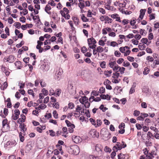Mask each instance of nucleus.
<instances>
[{
	"label": "nucleus",
	"mask_w": 159,
	"mask_h": 159,
	"mask_svg": "<svg viewBox=\"0 0 159 159\" xmlns=\"http://www.w3.org/2000/svg\"><path fill=\"white\" fill-rule=\"evenodd\" d=\"M150 72V69L147 67H146L144 68V71L143 72V74L144 75H147Z\"/></svg>",
	"instance_id": "5701e85b"
},
{
	"label": "nucleus",
	"mask_w": 159,
	"mask_h": 159,
	"mask_svg": "<svg viewBox=\"0 0 159 159\" xmlns=\"http://www.w3.org/2000/svg\"><path fill=\"white\" fill-rule=\"evenodd\" d=\"M61 92V90L60 89H56L54 95L56 97L59 96Z\"/></svg>",
	"instance_id": "393cba45"
},
{
	"label": "nucleus",
	"mask_w": 159,
	"mask_h": 159,
	"mask_svg": "<svg viewBox=\"0 0 159 159\" xmlns=\"http://www.w3.org/2000/svg\"><path fill=\"white\" fill-rule=\"evenodd\" d=\"M129 22L130 25L132 26H134L136 23V21L134 19L130 20Z\"/></svg>",
	"instance_id": "680f3d73"
},
{
	"label": "nucleus",
	"mask_w": 159,
	"mask_h": 159,
	"mask_svg": "<svg viewBox=\"0 0 159 159\" xmlns=\"http://www.w3.org/2000/svg\"><path fill=\"white\" fill-rule=\"evenodd\" d=\"M105 7V8L108 10H111V9H113V7L110 6L107 3Z\"/></svg>",
	"instance_id": "49530a36"
},
{
	"label": "nucleus",
	"mask_w": 159,
	"mask_h": 159,
	"mask_svg": "<svg viewBox=\"0 0 159 159\" xmlns=\"http://www.w3.org/2000/svg\"><path fill=\"white\" fill-rule=\"evenodd\" d=\"M7 83L6 82H4L2 85L0 84V87L1 90H4L7 88Z\"/></svg>",
	"instance_id": "a211bd4d"
},
{
	"label": "nucleus",
	"mask_w": 159,
	"mask_h": 159,
	"mask_svg": "<svg viewBox=\"0 0 159 159\" xmlns=\"http://www.w3.org/2000/svg\"><path fill=\"white\" fill-rule=\"evenodd\" d=\"M155 14H150L149 15V19L150 20H152L154 19H155Z\"/></svg>",
	"instance_id": "5fc2aeb1"
},
{
	"label": "nucleus",
	"mask_w": 159,
	"mask_h": 159,
	"mask_svg": "<svg viewBox=\"0 0 159 159\" xmlns=\"http://www.w3.org/2000/svg\"><path fill=\"white\" fill-rule=\"evenodd\" d=\"M85 114H86V116L89 118L90 117V115L89 111L88 109H86L85 111Z\"/></svg>",
	"instance_id": "bf43d9fd"
},
{
	"label": "nucleus",
	"mask_w": 159,
	"mask_h": 159,
	"mask_svg": "<svg viewBox=\"0 0 159 159\" xmlns=\"http://www.w3.org/2000/svg\"><path fill=\"white\" fill-rule=\"evenodd\" d=\"M116 64V62L115 61H110L108 64V66L111 68H113L114 67V66Z\"/></svg>",
	"instance_id": "b1692460"
},
{
	"label": "nucleus",
	"mask_w": 159,
	"mask_h": 159,
	"mask_svg": "<svg viewBox=\"0 0 159 159\" xmlns=\"http://www.w3.org/2000/svg\"><path fill=\"white\" fill-rule=\"evenodd\" d=\"M153 65L152 66L153 67H155L156 65H158L159 64V61L158 60H155L154 61Z\"/></svg>",
	"instance_id": "6e6d98bb"
},
{
	"label": "nucleus",
	"mask_w": 159,
	"mask_h": 159,
	"mask_svg": "<svg viewBox=\"0 0 159 159\" xmlns=\"http://www.w3.org/2000/svg\"><path fill=\"white\" fill-rule=\"evenodd\" d=\"M122 149L121 146V143L120 142H116V145L114 146L113 148V151H118V150H120Z\"/></svg>",
	"instance_id": "6e6552de"
},
{
	"label": "nucleus",
	"mask_w": 159,
	"mask_h": 159,
	"mask_svg": "<svg viewBox=\"0 0 159 159\" xmlns=\"http://www.w3.org/2000/svg\"><path fill=\"white\" fill-rule=\"evenodd\" d=\"M100 20L101 21H105V23H111L112 21L111 19L109 18V17L107 16H102L100 17Z\"/></svg>",
	"instance_id": "7ed1b4c3"
},
{
	"label": "nucleus",
	"mask_w": 159,
	"mask_h": 159,
	"mask_svg": "<svg viewBox=\"0 0 159 159\" xmlns=\"http://www.w3.org/2000/svg\"><path fill=\"white\" fill-rule=\"evenodd\" d=\"M26 125L24 123H21L19 125V127L21 131L24 132L26 131L27 128L26 127Z\"/></svg>",
	"instance_id": "4468645a"
},
{
	"label": "nucleus",
	"mask_w": 159,
	"mask_h": 159,
	"mask_svg": "<svg viewBox=\"0 0 159 159\" xmlns=\"http://www.w3.org/2000/svg\"><path fill=\"white\" fill-rule=\"evenodd\" d=\"M52 114L54 117L55 119H57L58 118V115L57 113V111L54 110L53 111Z\"/></svg>",
	"instance_id": "79ce46f5"
},
{
	"label": "nucleus",
	"mask_w": 159,
	"mask_h": 159,
	"mask_svg": "<svg viewBox=\"0 0 159 159\" xmlns=\"http://www.w3.org/2000/svg\"><path fill=\"white\" fill-rule=\"evenodd\" d=\"M118 159H124L125 158V155L121 153L118 155Z\"/></svg>",
	"instance_id": "2f4dec72"
},
{
	"label": "nucleus",
	"mask_w": 159,
	"mask_h": 159,
	"mask_svg": "<svg viewBox=\"0 0 159 159\" xmlns=\"http://www.w3.org/2000/svg\"><path fill=\"white\" fill-rule=\"evenodd\" d=\"M88 46L90 48L92 49L95 48L96 45L95 43H97L95 39L93 37L87 39Z\"/></svg>",
	"instance_id": "f03ea898"
},
{
	"label": "nucleus",
	"mask_w": 159,
	"mask_h": 159,
	"mask_svg": "<svg viewBox=\"0 0 159 159\" xmlns=\"http://www.w3.org/2000/svg\"><path fill=\"white\" fill-rule=\"evenodd\" d=\"M153 136V134L152 133L150 132H148L147 134V136L148 138H149V139H150L151 138L153 139L154 138Z\"/></svg>",
	"instance_id": "7c9ffc66"
},
{
	"label": "nucleus",
	"mask_w": 159,
	"mask_h": 159,
	"mask_svg": "<svg viewBox=\"0 0 159 159\" xmlns=\"http://www.w3.org/2000/svg\"><path fill=\"white\" fill-rule=\"evenodd\" d=\"M149 88L148 87L144 86L142 92L144 93H147L148 92Z\"/></svg>",
	"instance_id": "473e14b6"
},
{
	"label": "nucleus",
	"mask_w": 159,
	"mask_h": 159,
	"mask_svg": "<svg viewBox=\"0 0 159 159\" xmlns=\"http://www.w3.org/2000/svg\"><path fill=\"white\" fill-rule=\"evenodd\" d=\"M84 104L86 108H89L90 106V103L87 101Z\"/></svg>",
	"instance_id": "4d7b16f0"
},
{
	"label": "nucleus",
	"mask_w": 159,
	"mask_h": 159,
	"mask_svg": "<svg viewBox=\"0 0 159 159\" xmlns=\"http://www.w3.org/2000/svg\"><path fill=\"white\" fill-rule=\"evenodd\" d=\"M73 141L76 143H78L81 142V139L79 136L73 135L72 136Z\"/></svg>",
	"instance_id": "1a4fd4ad"
},
{
	"label": "nucleus",
	"mask_w": 159,
	"mask_h": 159,
	"mask_svg": "<svg viewBox=\"0 0 159 159\" xmlns=\"http://www.w3.org/2000/svg\"><path fill=\"white\" fill-rule=\"evenodd\" d=\"M140 114V111L136 110L134 111L133 115L135 116H138Z\"/></svg>",
	"instance_id": "e2e57ef3"
},
{
	"label": "nucleus",
	"mask_w": 159,
	"mask_h": 159,
	"mask_svg": "<svg viewBox=\"0 0 159 159\" xmlns=\"http://www.w3.org/2000/svg\"><path fill=\"white\" fill-rule=\"evenodd\" d=\"M89 120L93 125H94L95 127L96 126V123L95 120L94 119L91 118L89 119Z\"/></svg>",
	"instance_id": "4c0bfd02"
},
{
	"label": "nucleus",
	"mask_w": 159,
	"mask_h": 159,
	"mask_svg": "<svg viewBox=\"0 0 159 159\" xmlns=\"http://www.w3.org/2000/svg\"><path fill=\"white\" fill-rule=\"evenodd\" d=\"M72 19L74 21L75 25L77 26L79 24L80 22L78 18L75 17H72Z\"/></svg>",
	"instance_id": "6ab92c4d"
},
{
	"label": "nucleus",
	"mask_w": 159,
	"mask_h": 159,
	"mask_svg": "<svg viewBox=\"0 0 159 159\" xmlns=\"http://www.w3.org/2000/svg\"><path fill=\"white\" fill-rule=\"evenodd\" d=\"M7 125L5 124H4L3 123H2V128L1 129L2 131V132L3 133H4L6 132H7L8 131V129H5V126Z\"/></svg>",
	"instance_id": "bb28decb"
},
{
	"label": "nucleus",
	"mask_w": 159,
	"mask_h": 159,
	"mask_svg": "<svg viewBox=\"0 0 159 159\" xmlns=\"http://www.w3.org/2000/svg\"><path fill=\"white\" fill-rule=\"evenodd\" d=\"M46 83L43 81V80H40V86L42 87H44L46 86Z\"/></svg>",
	"instance_id": "58836bf2"
},
{
	"label": "nucleus",
	"mask_w": 159,
	"mask_h": 159,
	"mask_svg": "<svg viewBox=\"0 0 159 159\" xmlns=\"http://www.w3.org/2000/svg\"><path fill=\"white\" fill-rule=\"evenodd\" d=\"M130 65V63L128 61H124L123 62V65L125 67H127L129 66Z\"/></svg>",
	"instance_id": "0e129e2a"
},
{
	"label": "nucleus",
	"mask_w": 159,
	"mask_h": 159,
	"mask_svg": "<svg viewBox=\"0 0 159 159\" xmlns=\"http://www.w3.org/2000/svg\"><path fill=\"white\" fill-rule=\"evenodd\" d=\"M112 72V71L111 70H107L104 71V75L107 77H109L111 75Z\"/></svg>",
	"instance_id": "c756f323"
},
{
	"label": "nucleus",
	"mask_w": 159,
	"mask_h": 159,
	"mask_svg": "<svg viewBox=\"0 0 159 159\" xmlns=\"http://www.w3.org/2000/svg\"><path fill=\"white\" fill-rule=\"evenodd\" d=\"M136 87V84L134 83L129 90V93L132 94L134 93L135 91V87Z\"/></svg>",
	"instance_id": "4be33fe9"
},
{
	"label": "nucleus",
	"mask_w": 159,
	"mask_h": 159,
	"mask_svg": "<svg viewBox=\"0 0 159 159\" xmlns=\"http://www.w3.org/2000/svg\"><path fill=\"white\" fill-rule=\"evenodd\" d=\"M119 73L116 72L115 73L113 74L112 77L114 78H118L119 76Z\"/></svg>",
	"instance_id": "864d4df0"
},
{
	"label": "nucleus",
	"mask_w": 159,
	"mask_h": 159,
	"mask_svg": "<svg viewBox=\"0 0 159 159\" xmlns=\"http://www.w3.org/2000/svg\"><path fill=\"white\" fill-rule=\"evenodd\" d=\"M41 92L42 93H40V99L43 98L44 96H47L48 94V91L45 88L42 89Z\"/></svg>",
	"instance_id": "9d476101"
},
{
	"label": "nucleus",
	"mask_w": 159,
	"mask_h": 159,
	"mask_svg": "<svg viewBox=\"0 0 159 159\" xmlns=\"http://www.w3.org/2000/svg\"><path fill=\"white\" fill-rule=\"evenodd\" d=\"M50 135L52 137H53L55 135V132L52 130H49Z\"/></svg>",
	"instance_id": "69168bd1"
},
{
	"label": "nucleus",
	"mask_w": 159,
	"mask_h": 159,
	"mask_svg": "<svg viewBox=\"0 0 159 159\" xmlns=\"http://www.w3.org/2000/svg\"><path fill=\"white\" fill-rule=\"evenodd\" d=\"M1 69L2 72L4 73H5L6 72L8 71L7 68L3 65L1 66Z\"/></svg>",
	"instance_id": "72a5a7b5"
},
{
	"label": "nucleus",
	"mask_w": 159,
	"mask_h": 159,
	"mask_svg": "<svg viewBox=\"0 0 159 159\" xmlns=\"http://www.w3.org/2000/svg\"><path fill=\"white\" fill-rule=\"evenodd\" d=\"M53 149V146H50L49 147V148H48V152H47V154H48L49 153L50 154V153H52L53 152V151H52V150H50V149Z\"/></svg>",
	"instance_id": "a18cd8bd"
},
{
	"label": "nucleus",
	"mask_w": 159,
	"mask_h": 159,
	"mask_svg": "<svg viewBox=\"0 0 159 159\" xmlns=\"http://www.w3.org/2000/svg\"><path fill=\"white\" fill-rule=\"evenodd\" d=\"M99 108L100 110H102V111L104 112L106 111V110H107L108 108L106 107H104V105L102 104L101 105L100 107Z\"/></svg>",
	"instance_id": "f704fd0d"
},
{
	"label": "nucleus",
	"mask_w": 159,
	"mask_h": 159,
	"mask_svg": "<svg viewBox=\"0 0 159 159\" xmlns=\"http://www.w3.org/2000/svg\"><path fill=\"white\" fill-rule=\"evenodd\" d=\"M110 45L111 46L115 47L116 46H118V44L115 41H112L110 43Z\"/></svg>",
	"instance_id": "ea45409f"
},
{
	"label": "nucleus",
	"mask_w": 159,
	"mask_h": 159,
	"mask_svg": "<svg viewBox=\"0 0 159 159\" xmlns=\"http://www.w3.org/2000/svg\"><path fill=\"white\" fill-rule=\"evenodd\" d=\"M57 16V14L56 13L53 12L52 13L51 15V17L54 20L56 19Z\"/></svg>",
	"instance_id": "13d9d810"
},
{
	"label": "nucleus",
	"mask_w": 159,
	"mask_h": 159,
	"mask_svg": "<svg viewBox=\"0 0 159 159\" xmlns=\"http://www.w3.org/2000/svg\"><path fill=\"white\" fill-rule=\"evenodd\" d=\"M105 91V89L104 87H101L99 89V92L100 93H104Z\"/></svg>",
	"instance_id": "338daca9"
},
{
	"label": "nucleus",
	"mask_w": 159,
	"mask_h": 159,
	"mask_svg": "<svg viewBox=\"0 0 159 159\" xmlns=\"http://www.w3.org/2000/svg\"><path fill=\"white\" fill-rule=\"evenodd\" d=\"M75 127V126L74 125V126H71L69 127H68V130L69 132L70 133H71L73 132L74 131V129Z\"/></svg>",
	"instance_id": "c9c22d12"
},
{
	"label": "nucleus",
	"mask_w": 159,
	"mask_h": 159,
	"mask_svg": "<svg viewBox=\"0 0 159 159\" xmlns=\"http://www.w3.org/2000/svg\"><path fill=\"white\" fill-rule=\"evenodd\" d=\"M150 129L154 131L155 133H158L159 131L158 129L156 127L154 126H151Z\"/></svg>",
	"instance_id": "603ef678"
},
{
	"label": "nucleus",
	"mask_w": 159,
	"mask_h": 159,
	"mask_svg": "<svg viewBox=\"0 0 159 159\" xmlns=\"http://www.w3.org/2000/svg\"><path fill=\"white\" fill-rule=\"evenodd\" d=\"M63 73V71L61 68H57L55 74L54 78L57 80H59L61 78V75Z\"/></svg>",
	"instance_id": "f257e3e1"
},
{
	"label": "nucleus",
	"mask_w": 159,
	"mask_h": 159,
	"mask_svg": "<svg viewBox=\"0 0 159 159\" xmlns=\"http://www.w3.org/2000/svg\"><path fill=\"white\" fill-rule=\"evenodd\" d=\"M78 6L80 9H83V8L85 7L84 3H83L81 2H79L78 4Z\"/></svg>",
	"instance_id": "c85d7f7f"
},
{
	"label": "nucleus",
	"mask_w": 159,
	"mask_h": 159,
	"mask_svg": "<svg viewBox=\"0 0 159 159\" xmlns=\"http://www.w3.org/2000/svg\"><path fill=\"white\" fill-rule=\"evenodd\" d=\"M145 144L147 147L152 146V143L150 139H148L145 141Z\"/></svg>",
	"instance_id": "a878e982"
},
{
	"label": "nucleus",
	"mask_w": 159,
	"mask_h": 159,
	"mask_svg": "<svg viewBox=\"0 0 159 159\" xmlns=\"http://www.w3.org/2000/svg\"><path fill=\"white\" fill-rule=\"evenodd\" d=\"M68 23L70 25L72 30H75V28L73 26V22L71 20H70L68 21Z\"/></svg>",
	"instance_id": "c03bdc74"
},
{
	"label": "nucleus",
	"mask_w": 159,
	"mask_h": 159,
	"mask_svg": "<svg viewBox=\"0 0 159 159\" xmlns=\"http://www.w3.org/2000/svg\"><path fill=\"white\" fill-rule=\"evenodd\" d=\"M71 149L72 150L73 153L75 155H77L80 152L79 147L77 145L74 146Z\"/></svg>",
	"instance_id": "f8f14e48"
},
{
	"label": "nucleus",
	"mask_w": 159,
	"mask_h": 159,
	"mask_svg": "<svg viewBox=\"0 0 159 159\" xmlns=\"http://www.w3.org/2000/svg\"><path fill=\"white\" fill-rule=\"evenodd\" d=\"M89 134L93 138H98L99 136L98 133L97 132L96 130L95 129L90 130L89 132Z\"/></svg>",
	"instance_id": "423d86ee"
},
{
	"label": "nucleus",
	"mask_w": 159,
	"mask_h": 159,
	"mask_svg": "<svg viewBox=\"0 0 159 159\" xmlns=\"http://www.w3.org/2000/svg\"><path fill=\"white\" fill-rule=\"evenodd\" d=\"M80 102L82 104H84L88 100V98L86 96L83 97L82 98H80L79 99Z\"/></svg>",
	"instance_id": "f3484780"
},
{
	"label": "nucleus",
	"mask_w": 159,
	"mask_h": 159,
	"mask_svg": "<svg viewBox=\"0 0 159 159\" xmlns=\"http://www.w3.org/2000/svg\"><path fill=\"white\" fill-rule=\"evenodd\" d=\"M66 123L68 127H69L71 126H74V125L73 124H71L69 121L67 120H65Z\"/></svg>",
	"instance_id": "de8ad7c7"
},
{
	"label": "nucleus",
	"mask_w": 159,
	"mask_h": 159,
	"mask_svg": "<svg viewBox=\"0 0 159 159\" xmlns=\"http://www.w3.org/2000/svg\"><path fill=\"white\" fill-rule=\"evenodd\" d=\"M15 65L18 69H20L22 67L21 62L20 61H16L15 63Z\"/></svg>",
	"instance_id": "2eb2a0df"
},
{
	"label": "nucleus",
	"mask_w": 159,
	"mask_h": 159,
	"mask_svg": "<svg viewBox=\"0 0 159 159\" xmlns=\"http://www.w3.org/2000/svg\"><path fill=\"white\" fill-rule=\"evenodd\" d=\"M24 42L22 40L19 43L16 44V47L17 48H20L23 45H24Z\"/></svg>",
	"instance_id": "a19ab883"
},
{
	"label": "nucleus",
	"mask_w": 159,
	"mask_h": 159,
	"mask_svg": "<svg viewBox=\"0 0 159 159\" xmlns=\"http://www.w3.org/2000/svg\"><path fill=\"white\" fill-rule=\"evenodd\" d=\"M141 42L145 44H146L148 42V39L146 38H143L141 40Z\"/></svg>",
	"instance_id": "774afa93"
},
{
	"label": "nucleus",
	"mask_w": 159,
	"mask_h": 159,
	"mask_svg": "<svg viewBox=\"0 0 159 159\" xmlns=\"http://www.w3.org/2000/svg\"><path fill=\"white\" fill-rule=\"evenodd\" d=\"M96 125V127H97L98 126H100L102 124V122L101 120L100 119H98L97 120Z\"/></svg>",
	"instance_id": "8fccbe9b"
},
{
	"label": "nucleus",
	"mask_w": 159,
	"mask_h": 159,
	"mask_svg": "<svg viewBox=\"0 0 159 159\" xmlns=\"http://www.w3.org/2000/svg\"><path fill=\"white\" fill-rule=\"evenodd\" d=\"M32 148L31 144L28 143H27L25 147V152L26 153H28Z\"/></svg>",
	"instance_id": "ddd939ff"
},
{
	"label": "nucleus",
	"mask_w": 159,
	"mask_h": 159,
	"mask_svg": "<svg viewBox=\"0 0 159 159\" xmlns=\"http://www.w3.org/2000/svg\"><path fill=\"white\" fill-rule=\"evenodd\" d=\"M14 26L16 28L19 29L20 27L21 24L19 22H16L14 23Z\"/></svg>",
	"instance_id": "e433bc0d"
},
{
	"label": "nucleus",
	"mask_w": 159,
	"mask_h": 159,
	"mask_svg": "<svg viewBox=\"0 0 159 159\" xmlns=\"http://www.w3.org/2000/svg\"><path fill=\"white\" fill-rule=\"evenodd\" d=\"M146 11V9H141L140 10V13L139 17L137 20H138V22H139L140 20H142L143 19V16L145 15Z\"/></svg>",
	"instance_id": "9b49d317"
},
{
	"label": "nucleus",
	"mask_w": 159,
	"mask_h": 159,
	"mask_svg": "<svg viewBox=\"0 0 159 159\" xmlns=\"http://www.w3.org/2000/svg\"><path fill=\"white\" fill-rule=\"evenodd\" d=\"M16 144V143L15 140H12L8 141L7 144L8 145L15 146Z\"/></svg>",
	"instance_id": "dca6fc26"
},
{
	"label": "nucleus",
	"mask_w": 159,
	"mask_h": 159,
	"mask_svg": "<svg viewBox=\"0 0 159 159\" xmlns=\"http://www.w3.org/2000/svg\"><path fill=\"white\" fill-rule=\"evenodd\" d=\"M125 70V68L124 67H120L118 71L120 72L121 74H123L124 73V71Z\"/></svg>",
	"instance_id": "37998d69"
},
{
	"label": "nucleus",
	"mask_w": 159,
	"mask_h": 159,
	"mask_svg": "<svg viewBox=\"0 0 159 159\" xmlns=\"http://www.w3.org/2000/svg\"><path fill=\"white\" fill-rule=\"evenodd\" d=\"M81 19L84 22H88L89 21V19L83 14L81 15Z\"/></svg>",
	"instance_id": "cd10ccee"
},
{
	"label": "nucleus",
	"mask_w": 159,
	"mask_h": 159,
	"mask_svg": "<svg viewBox=\"0 0 159 159\" xmlns=\"http://www.w3.org/2000/svg\"><path fill=\"white\" fill-rule=\"evenodd\" d=\"M41 64L40 68L43 71H46L49 69V66L47 62L43 61L41 62Z\"/></svg>",
	"instance_id": "20e7f679"
},
{
	"label": "nucleus",
	"mask_w": 159,
	"mask_h": 159,
	"mask_svg": "<svg viewBox=\"0 0 159 159\" xmlns=\"http://www.w3.org/2000/svg\"><path fill=\"white\" fill-rule=\"evenodd\" d=\"M14 57L12 55H10L8 57H5L3 58L4 62H8L10 63H12L14 61Z\"/></svg>",
	"instance_id": "39448f33"
},
{
	"label": "nucleus",
	"mask_w": 159,
	"mask_h": 159,
	"mask_svg": "<svg viewBox=\"0 0 159 159\" xmlns=\"http://www.w3.org/2000/svg\"><path fill=\"white\" fill-rule=\"evenodd\" d=\"M97 50L98 53H100L103 51V48L101 46L98 47L97 48Z\"/></svg>",
	"instance_id": "3c124183"
},
{
	"label": "nucleus",
	"mask_w": 159,
	"mask_h": 159,
	"mask_svg": "<svg viewBox=\"0 0 159 159\" xmlns=\"http://www.w3.org/2000/svg\"><path fill=\"white\" fill-rule=\"evenodd\" d=\"M51 9V8L50 6L48 4H47L45 8V11L48 14H51V12L50 11V10Z\"/></svg>",
	"instance_id": "aec40b11"
},
{
	"label": "nucleus",
	"mask_w": 159,
	"mask_h": 159,
	"mask_svg": "<svg viewBox=\"0 0 159 159\" xmlns=\"http://www.w3.org/2000/svg\"><path fill=\"white\" fill-rule=\"evenodd\" d=\"M101 145L100 144H97L95 146V150L98 153H101L102 152Z\"/></svg>",
	"instance_id": "412c9836"
},
{
	"label": "nucleus",
	"mask_w": 159,
	"mask_h": 159,
	"mask_svg": "<svg viewBox=\"0 0 159 159\" xmlns=\"http://www.w3.org/2000/svg\"><path fill=\"white\" fill-rule=\"evenodd\" d=\"M67 88L68 91L70 94H73L75 93V89L73 88L72 84H69L68 85Z\"/></svg>",
	"instance_id": "0eeeda50"
},
{
	"label": "nucleus",
	"mask_w": 159,
	"mask_h": 159,
	"mask_svg": "<svg viewBox=\"0 0 159 159\" xmlns=\"http://www.w3.org/2000/svg\"><path fill=\"white\" fill-rule=\"evenodd\" d=\"M68 108L70 109H73L75 107L74 104L72 102H70L68 104Z\"/></svg>",
	"instance_id": "09e8293b"
},
{
	"label": "nucleus",
	"mask_w": 159,
	"mask_h": 159,
	"mask_svg": "<svg viewBox=\"0 0 159 159\" xmlns=\"http://www.w3.org/2000/svg\"><path fill=\"white\" fill-rule=\"evenodd\" d=\"M20 22H22L23 23H25V22L26 18L25 17L22 16V17H20Z\"/></svg>",
	"instance_id": "052dcab7"
}]
</instances>
